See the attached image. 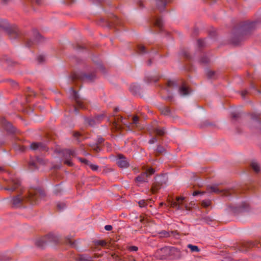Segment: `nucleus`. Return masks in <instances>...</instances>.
I'll return each instance as SVG.
<instances>
[{"mask_svg": "<svg viewBox=\"0 0 261 261\" xmlns=\"http://www.w3.org/2000/svg\"><path fill=\"white\" fill-rule=\"evenodd\" d=\"M169 256H173V258L178 259L181 257V253L179 249L175 247L170 248Z\"/></svg>", "mask_w": 261, "mask_h": 261, "instance_id": "nucleus-18", "label": "nucleus"}, {"mask_svg": "<svg viewBox=\"0 0 261 261\" xmlns=\"http://www.w3.org/2000/svg\"><path fill=\"white\" fill-rule=\"evenodd\" d=\"M167 86L169 87H172L174 86H177L176 83L175 81L169 80L167 83Z\"/></svg>", "mask_w": 261, "mask_h": 261, "instance_id": "nucleus-45", "label": "nucleus"}, {"mask_svg": "<svg viewBox=\"0 0 261 261\" xmlns=\"http://www.w3.org/2000/svg\"><path fill=\"white\" fill-rule=\"evenodd\" d=\"M240 116L239 113H232V118L234 119H237L240 118Z\"/></svg>", "mask_w": 261, "mask_h": 261, "instance_id": "nucleus-62", "label": "nucleus"}, {"mask_svg": "<svg viewBox=\"0 0 261 261\" xmlns=\"http://www.w3.org/2000/svg\"><path fill=\"white\" fill-rule=\"evenodd\" d=\"M90 146L96 152H99L101 150V147L97 145V143L90 144Z\"/></svg>", "mask_w": 261, "mask_h": 261, "instance_id": "nucleus-31", "label": "nucleus"}, {"mask_svg": "<svg viewBox=\"0 0 261 261\" xmlns=\"http://www.w3.org/2000/svg\"><path fill=\"white\" fill-rule=\"evenodd\" d=\"M103 142H104V139L101 137H100V138H98L96 143H97V145H99L102 144Z\"/></svg>", "mask_w": 261, "mask_h": 261, "instance_id": "nucleus-63", "label": "nucleus"}, {"mask_svg": "<svg viewBox=\"0 0 261 261\" xmlns=\"http://www.w3.org/2000/svg\"><path fill=\"white\" fill-rule=\"evenodd\" d=\"M96 76L94 72L89 73H85L81 71L75 72L72 73L71 79L73 81L80 80L82 81L93 82Z\"/></svg>", "mask_w": 261, "mask_h": 261, "instance_id": "nucleus-3", "label": "nucleus"}, {"mask_svg": "<svg viewBox=\"0 0 261 261\" xmlns=\"http://www.w3.org/2000/svg\"><path fill=\"white\" fill-rule=\"evenodd\" d=\"M37 60H38V62H39V63H42V62H44V56L42 55H39L37 57Z\"/></svg>", "mask_w": 261, "mask_h": 261, "instance_id": "nucleus-58", "label": "nucleus"}, {"mask_svg": "<svg viewBox=\"0 0 261 261\" xmlns=\"http://www.w3.org/2000/svg\"><path fill=\"white\" fill-rule=\"evenodd\" d=\"M65 153L69 155V156H74L75 155V152L73 150H66L65 151Z\"/></svg>", "mask_w": 261, "mask_h": 261, "instance_id": "nucleus-54", "label": "nucleus"}, {"mask_svg": "<svg viewBox=\"0 0 261 261\" xmlns=\"http://www.w3.org/2000/svg\"><path fill=\"white\" fill-rule=\"evenodd\" d=\"M154 26L157 27L160 31H163V22L161 18H156L154 22Z\"/></svg>", "mask_w": 261, "mask_h": 261, "instance_id": "nucleus-25", "label": "nucleus"}, {"mask_svg": "<svg viewBox=\"0 0 261 261\" xmlns=\"http://www.w3.org/2000/svg\"><path fill=\"white\" fill-rule=\"evenodd\" d=\"M159 234H161V237H169L170 236V231H167L166 230H162L159 232Z\"/></svg>", "mask_w": 261, "mask_h": 261, "instance_id": "nucleus-39", "label": "nucleus"}, {"mask_svg": "<svg viewBox=\"0 0 261 261\" xmlns=\"http://www.w3.org/2000/svg\"><path fill=\"white\" fill-rule=\"evenodd\" d=\"M128 250L130 251H137L138 250V248L136 246H131L129 247Z\"/></svg>", "mask_w": 261, "mask_h": 261, "instance_id": "nucleus-57", "label": "nucleus"}, {"mask_svg": "<svg viewBox=\"0 0 261 261\" xmlns=\"http://www.w3.org/2000/svg\"><path fill=\"white\" fill-rule=\"evenodd\" d=\"M39 142H33L30 145V149L33 150H39Z\"/></svg>", "mask_w": 261, "mask_h": 261, "instance_id": "nucleus-35", "label": "nucleus"}, {"mask_svg": "<svg viewBox=\"0 0 261 261\" xmlns=\"http://www.w3.org/2000/svg\"><path fill=\"white\" fill-rule=\"evenodd\" d=\"M112 17L109 18L108 20H106L105 19H101L100 21L106 23V26L109 28H111L113 25L119 24V18L115 15L112 14Z\"/></svg>", "mask_w": 261, "mask_h": 261, "instance_id": "nucleus-11", "label": "nucleus"}, {"mask_svg": "<svg viewBox=\"0 0 261 261\" xmlns=\"http://www.w3.org/2000/svg\"><path fill=\"white\" fill-rule=\"evenodd\" d=\"M85 123L88 124L89 126H94L97 123L94 118H85Z\"/></svg>", "mask_w": 261, "mask_h": 261, "instance_id": "nucleus-27", "label": "nucleus"}, {"mask_svg": "<svg viewBox=\"0 0 261 261\" xmlns=\"http://www.w3.org/2000/svg\"><path fill=\"white\" fill-rule=\"evenodd\" d=\"M73 48L76 50H83L85 48V46L77 44L76 45H72Z\"/></svg>", "mask_w": 261, "mask_h": 261, "instance_id": "nucleus-41", "label": "nucleus"}, {"mask_svg": "<svg viewBox=\"0 0 261 261\" xmlns=\"http://www.w3.org/2000/svg\"><path fill=\"white\" fill-rule=\"evenodd\" d=\"M44 196V191L40 189H31L29 191L28 196L22 197L20 195L14 196L11 201V203L12 206L15 208L23 206L25 203L35 205L38 203L41 198Z\"/></svg>", "mask_w": 261, "mask_h": 261, "instance_id": "nucleus-1", "label": "nucleus"}, {"mask_svg": "<svg viewBox=\"0 0 261 261\" xmlns=\"http://www.w3.org/2000/svg\"><path fill=\"white\" fill-rule=\"evenodd\" d=\"M34 41L36 44H37L44 41V38L37 31H33Z\"/></svg>", "mask_w": 261, "mask_h": 261, "instance_id": "nucleus-20", "label": "nucleus"}, {"mask_svg": "<svg viewBox=\"0 0 261 261\" xmlns=\"http://www.w3.org/2000/svg\"><path fill=\"white\" fill-rule=\"evenodd\" d=\"M130 90L134 95H138L139 96H143V91L140 86L137 84H132L130 86Z\"/></svg>", "mask_w": 261, "mask_h": 261, "instance_id": "nucleus-16", "label": "nucleus"}, {"mask_svg": "<svg viewBox=\"0 0 261 261\" xmlns=\"http://www.w3.org/2000/svg\"><path fill=\"white\" fill-rule=\"evenodd\" d=\"M156 142H157V139L156 137H152L149 141V143L151 144H154Z\"/></svg>", "mask_w": 261, "mask_h": 261, "instance_id": "nucleus-64", "label": "nucleus"}, {"mask_svg": "<svg viewBox=\"0 0 261 261\" xmlns=\"http://www.w3.org/2000/svg\"><path fill=\"white\" fill-rule=\"evenodd\" d=\"M211 204V201L209 200H203L201 202V205L204 207H207L210 206Z\"/></svg>", "mask_w": 261, "mask_h": 261, "instance_id": "nucleus-42", "label": "nucleus"}, {"mask_svg": "<svg viewBox=\"0 0 261 261\" xmlns=\"http://www.w3.org/2000/svg\"><path fill=\"white\" fill-rule=\"evenodd\" d=\"M138 51L139 54H144L147 53L145 46L142 45H138Z\"/></svg>", "mask_w": 261, "mask_h": 261, "instance_id": "nucleus-29", "label": "nucleus"}, {"mask_svg": "<svg viewBox=\"0 0 261 261\" xmlns=\"http://www.w3.org/2000/svg\"><path fill=\"white\" fill-rule=\"evenodd\" d=\"M89 167L93 171H97L98 169V166L97 165L91 164V163L89 165Z\"/></svg>", "mask_w": 261, "mask_h": 261, "instance_id": "nucleus-51", "label": "nucleus"}, {"mask_svg": "<svg viewBox=\"0 0 261 261\" xmlns=\"http://www.w3.org/2000/svg\"><path fill=\"white\" fill-rule=\"evenodd\" d=\"M139 206L141 207L145 206L146 205L145 200H141L138 202Z\"/></svg>", "mask_w": 261, "mask_h": 261, "instance_id": "nucleus-56", "label": "nucleus"}, {"mask_svg": "<svg viewBox=\"0 0 261 261\" xmlns=\"http://www.w3.org/2000/svg\"><path fill=\"white\" fill-rule=\"evenodd\" d=\"M256 22L244 23L235 28L232 31L231 37L232 43L235 45L246 39L253 30Z\"/></svg>", "mask_w": 261, "mask_h": 261, "instance_id": "nucleus-2", "label": "nucleus"}, {"mask_svg": "<svg viewBox=\"0 0 261 261\" xmlns=\"http://www.w3.org/2000/svg\"><path fill=\"white\" fill-rule=\"evenodd\" d=\"M10 39H16L20 36L18 28L16 26H11L5 31Z\"/></svg>", "mask_w": 261, "mask_h": 261, "instance_id": "nucleus-7", "label": "nucleus"}, {"mask_svg": "<svg viewBox=\"0 0 261 261\" xmlns=\"http://www.w3.org/2000/svg\"><path fill=\"white\" fill-rule=\"evenodd\" d=\"M39 150L41 151H47L48 148L46 144L42 142H39Z\"/></svg>", "mask_w": 261, "mask_h": 261, "instance_id": "nucleus-34", "label": "nucleus"}, {"mask_svg": "<svg viewBox=\"0 0 261 261\" xmlns=\"http://www.w3.org/2000/svg\"><path fill=\"white\" fill-rule=\"evenodd\" d=\"M64 164L67 165L68 166L72 167L73 165L72 162L69 160H66L64 161Z\"/></svg>", "mask_w": 261, "mask_h": 261, "instance_id": "nucleus-60", "label": "nucleus"}, {"mask_svg": "<svg viewBox=\"0 0 261 261\" xmlns=\"http://www.w3.org/2000/svg\"><path fill=\"white\" fill-rule=\"evenodd\" d=\"M20 186V182L18 179L12 180V186L11 187H5L3 188L5 190L11 192L15 191Z\"/></svg>", "mask_w": 261, "mask_h": 261, "instance_id": "nucleus-17", "label": "nucleus"}, {"mask_svg": "<svg viewBox=\"0 0 261 261\" xmlns=\"http://www.w3.org/2000/svg\"><path fill=\"white\" fill-rule=\"evenodd\" d=\"M185 199V197H177L176 198V201L174 200H169V204L170 207H176L177 210L181 209V202Z\"/></svg>", "mask_w": 261, "mask_h": 261, "instance_id": "nucleus-14", "label": "nucleus"}, {"mask_svg": "<svg viewBox=\"0 0 261 261\" xmlns=\"http://www.w3.org/2000/svg\"><path fill=\"white\" fill-rule=\"evenodd\" d=\"M59 240V239L57 236L52 233H49L37 239L35 242V244L38 247L44 248L48 242H53L57 243L58 242Z\"/></svg>", "mask_w": 261, "mask_h": 261, "instance_id": "nucleus-4", "label": "nucleus"}, {"mask_svg": "<svg viewBox=\"0 0 261 261\" xmlns=\"http://www.w3.org/2000/svg\"><path fill=\"white\" fill-rule=\"evenodd\" d=\"M170 253V248L166 246L159 249L155 254L156 257L159 259H166L167 256H169Z\"/></svg>", "mask_w": 261, "mask_h": 261, "instance_id": "nucleus-8", "label": "nucleus"}, {"mask_svg": "<svg viewBox=\"0 0 261 261\" xmlns=\"http://www.w3.org/2000/svg\"><path fill=\"white\" fill-rule=\"evenodd\" d=\"M139 117L137 116H135L133 117V122L132 123L135 124L136 127H138V122H139Z\"/></svg>", "mask_w": 261, "mask_h": 261, "instance_id": "nucleus-47", "label": "nucleus"}, {"mask_svg": "<svg viewBox=\"0 0 261 261\" xmlns=\"http://www.w3.org/2000/svg\"><path fill=\"white\" fill-rule=\"evenodd\" d=\"M188 248H190L191 252H198L200 251V249L197 246L193 245L192 244H188L187 246Z\"/></svg>", "mask_w": 261, "mask_h": 261, "instance_id": "nucleus-32", "label": "nucleus"}, {"mask_svg": "<svg viewBox=\"0 0 261 261\" xmlns=\"http://www.w3.org/2000/svg\"><path fill=\"white\" fill-rule=\"evenodd\" d=\"M66 206V205L64 203H59L57 204V208L59 210L63 209Z\"/></svg>", "mask_w": 261, "mask_h": 261, "instance_id": "nucleus-55", "label": "nucleus"}, {"mask_svg": "<svg viewBox=\"0 0 261 261\" xmlns=\"http://www.w3.org/2000/svg\"><path fill=\"white\" fill-rule=\"evenodd\" d=\"M179 92L181 96H186L189 94V88L185 85H183L179 89Z\"/></svg>", "mask_w": 261, "mask_h": 261, "instance_id": "nucleus-23", "label": "nucleus"}, {"mask_svg": "<svg viewBox=\"0 0 261 261\" xmlns=\"http://www.w3.org/2000/svg\"><path fill=\"white\" fill-rule=\"evenodd\" d=\"M204 40L202 39H199L197 40V44L199 47H203L205 46Z\"/></svg>", "mask_w": 261, "mask_h": 261, "instance_id": "nucleus-44", "label": "nucleus"}, {"mask_svg": "<svg viewBox=\"0 0 261 261\" xmlns=\"http://www.w3.org/2000/svg\"><path fill=\"white\" fill-rule=\"evenodd\" d=\"M165 128L163 127L162 129H159L158 128H155L153 130L154 132L156 133V134L160 136H163L165 132Z\"/></svg>", "mask_w": 261, "mask_h": 261, "instance_id": "nucleus-30", "label": "nucleus"}, {"mask_svg": "<svg viewBox=\"0 0 261 261\" xmlns=\"http://www.w3.org/2000/svg\"><path fill=\"white\" fill-rule=\"evenodd\" d=\"M208 189L211 190V192H214L217 194H219L221 192H223V194L225 196H229L233 194V193L234 192L232 190H224L223 191L220 190L218 188H217L216 186H211L208 188Z\"/></svg>", "mask_w": 261, "mask_h": 261, "instance_id": "nucleus-13", "label": "nucleus"}, {"mask_svg": "<svg viewBox=\"0 0 261 261\" xmlns=\"http://www.w3.org/2000/svg\"><path fill=\"white\" fill-rule=\"evenodd\" d=\"M9 27H10V25L6 20H4L0 18L1 29L6 31Z\"/></svg>", "mask_w": 261, "mask_h": 261, "instance_id": "nucleus-22", "label": "nucleus"}, {"mask_svg": "<svg viewBox=\"0 0 261 261\" xmlns=\"http://www.w3.org/2000/svg\"><path fill=\"white\" fill-rule=\"evenodd\" d=\"M250 165L252 169L256 173H258L260 171V167L256 162H251Z\"/></svg>", "mask_w": 261, "mask_h": 261, "instance_id": "nucleus-28", "label": "nucleus"}, {"mask_svg": "<svg viewBox=\"0 0 261 261\" xmlns=\"http://www.w3.org/2000/svg\"><path fill=\"white\" fill-rule=\"evenodd\" d=\"M155 181L152 184L151 191L153 194L156 193L161 188L163 184H165L166 180L165 177L163 176H159L154 178Z\"/></svg>", "mask_w": 261, "mask_h": 261, "instance_id": "nucleus-5", "label": "nucleus"}, {"mask_svg": "<svg viewBox=\"0 0 261 261\" xmlns=\"http://www.w3.org/2000/svg\"><path fill=\"white\" fill-rule=\"evenodd\" d=\"M117 164L120 168H127L129 164L125 156L121 153L117 155Z\"/></svg>", "mask_w": 261, "mask_h": 261, "instance_id": "nucleus-10", "label": "nucleus"}, {"mask_svg": "<svg viewBox=\"0 0 261 261\" xmlns=\"http://www.w3.org/2000/svg\"><path fill=\"white\" fill-rule=\"evenodd\" d=\"M250 87L251 88L256 90L258 93L261 94V91L259 90L256 89V86L253 83H251L250 84Z\"/></svg>", "mask_w": 261, "mask_h": 261, "instance_id": "nucleus-61", "label": "nucleus"}, {"mask_svg": "<svg viewBox=\"0 0 261 261\" xmlns=\"http://www.w3.org/2000/svg\"><path fill=\"white\" fill-rule=\"evenodd\" d=\"M165 151V149L163 146H162L161 145H159V146H158L156 149L155 155L156 156L159 155L160 154H161V153L164 152Z\"/></svg>", "mask_w": 261, "mask_h": 261, "instance_id": "nucleus-33", "label": "nucleus"}, {"mask_svg": "<svg viewBox=\"0 0 261 261\" xmlns=\"http://www.w3.org/2000/svg\"><path fill=\"white\" fill-rule=\"evenodd\" d=\"M45 164L46 162L43 158L36 156L35 159H30L29 166L31 169L34 170L38 168V165H44Z\"/></svg>", "mask_w": 261, "mask_h": 261, "instance_id": "nucleus-6", "label": "nucleus"}, {"mask_svg": "<svg viewBox=\"0 0 261 261\" xmlns=\"http://www.w3.org/2000/svg\"><path fill=\"white\" fill-rule=\"evenodd\" d=\"M215 72L214 71L207 69L206 71V74L208 79H212L215 75Z\"/></svg>", "mask_w": 261, "mask_h": 261, "instance_id": "nucleus-38", "label": "nucleus"}, {"mask_svg": "<svg viewBox=\"0 0 261 261\" xmlns=\"http://www.w3.org/2000/svg\"><path fill=\"white\" fill-rule=\"evenodd\" d=\"M28 96H35L36 95V94L34 92V91L33 90H32L30 88H28Z\"/></svg>", "mask_w": 261, "mask_h": 261, "instance_id": "nucleus-49", "label": "nucleus"}, {"mask_svg": "<svg viewBox=\"0 0 261 261\" xmlns=\"http://www.w3.org/2000/svg\"><path fill=\"white\" fill-rule=\"evenodd\" d=\"M103 115H96L95 116L94 119L95 120L96 123H98L103 118Z\"/></svg>", "mask_w": 261, "mask_h": 261, "instance_id": "nucleus-46", "label": "nucleus"}, {"mask_svg": "<svg viewBox=\"0 0 261 261\" xmlns=\"http://www.w3.org/2000/svg\"><path fill=\"white\" fill-rule=\"evenodd\" d=\"M79 160H80V161L82 163H84L87 165H88L89 166L90 164V162L87 159H84V158H79Z\"/></svg>", "mask_w": 261, "mask_h": 261, "instance_id": "nucleus-48", "label": "nucleus"}, {"mask_svg": "<svg viewBox=\"0 0 261 261\" xmlns=\"http://www.w3.org/2000/svg\"><path fill=\"white\" fill-rule=\"evenodd\" d=\"M8 81L10 83L11 86L14 88L17 87L18 86V84L15 81L12 80H9Z\"/></svg>", "mask_w": 261, "mask_h": 261, "instance_id": "nucleus-50", "label": "nucleus"}, {"mask_svg": "<svg viewBox=\"0 0 261 261\" xmlns=\"http://www.w3.org/2000/svg\"><path fill=\"white\" fill-rule=\"evenodd\" d=\"M172 0H155L156 9L160 12L164 11L167 4L170 3Z\"/></svg>", "mask_w": 261, "mask_h": 261, "instance_id": "nucleus-12", "label": "nucleus"}, {"mask_svg": "<svg viewBox=\"0 0 261 261\" xmlns=\"http://www.w3.org/2000/svg\"><path fill=\"white\" fill-rule=\"evenodd\" d=\"M71 90L73 92V99L75 101L76 106L74 107V111L75 112L76 114H78V110L77 107H79L81 109H84V106L82 103V102L80 100V96L77 93V92L75 90H74L72 88H71Z\"/></svg>", "mask_w": 261, "mask_h": 261, "instance_id": "nucleus-9", "label": "nucleus"}, {"mask_svg": "<svg viewBox=\"0 0 261 261\" xmlns=\"http://www.w3.org/2000/svg\"><path fill=\"white\" fill-rule=\"evenodd\" d=\"M1 123L3 127L8 133H14L15 132V128L13 127L12 124L7 121L5 118H3Z\"/></svg>", "mask_w": 261, "mask_h": 261, "instance_id": "nucleus-15", "label": "nucleus"}, {"mask_svg": "<svg viewBox=\"0 0 261 261\" xmlns=\"http://www.w3.org/2000/svg\"><path fill=\"white\" fill-rule=\"evenodd\" d=\"M144 172L146 173L147 176L149 177L154 173L155 170L152 168H150Z\"/></svg>", "mask_w": 261, "mask_h": 261, "instance_id": "nucleus-43", "label": "nucleus"}, {"mask_svg": "<svg viewBox=\"0 0 261 261\" xmlns=\"http://www.w3.org/2000/svg\"><path fill=\"white\" fill-rule=\"evenodd\" d=\"M260 115V114H251V119L253 120H257L259 117Z\"/></svg>", "mask_w": 261, "mask_h": 261, "instance_id": "nucleus-53", "label": "nucleus"}, {"mask_svg": "<svg viewBox=\"0 0 261 261\" xmlns=\"http://www.w3.org/2000/svg\"><path fill=\"white\" fill-rule=\"evenodd\" d=\"M94 245L96 247L97 246H101L102 247H109V244L105 240H98V241H94L93 242Z\"/></svg>", "mask_w": 261, "mask_h": 261, "instance_id": "nucleus-24", "label": "nucleus"}, {"mask_svg": "<svg viewBox=\"0 0 261 261\" xmlns=\"http://www.w3.org/2000/svg\"><path fill=\"white\" fill-rule=\"evenodd\" d=\"M35 44H36V43H35V41H34V40H33L31 39H27V40H26L25 43V46L28 47H30Z\"/></svg>", "mask_w": 261, "mask_h": 261, "instance_id": "nucleus-36", "label": "nucleus"}, {"mask_svg": "<svg viewBox=\"0 0 261 261\" xmlns=\"http://www.w3.org/2000/svg\"><path fill=\"white\" fill-rule=\"evenodd\" d=\"M247 245L249 247H253V246L257 245V244H256V242H254L252 241H249V242H247Z\"/></svg>", "mask_w": 261, "mask_h": 261, "instance_id": "nucleus-59", "label": "nucleus"}, {"mask_svg": "<svg viewBox=\"0 0 261 261\" xmlns=\"http://www.w3.org/2000/svg\"><path fill=\"white\" fill-rule=\"evenodd\" d=\"M63 191V189L61 188L60 185H57L55 186V189L54 190V193L56 194H58L61 193Z\"/></svg>", "mask_w": 261, "mask_h": 261, "instance_id": "nucleus-40", "label": "nucleus"}, {"mask_svg": "<svg viewBox=\"0 0 261 261\" xmlns=\"http://www.w3.org/2000/svg\"><path fill=\"white\" fill-rule=\"evenodd\" d=\"M160 110L162 115L165 116H170L171 115V111L168 107H163L160 108Z\"/></svg>", "mask_w": 261, "mask_h": 261, "instance_id": "nucleus-26", "label": "nucleus"}, {"mask_svg": "<svg viewBox=\"0 0 261 261\" xmlns=\"http://www.w3.org/2000/svg\"><path fill=\"white\" fill-rule=\"evenodd\" d=\"M146 174L147 173L145 172L142 173L141 174H140L137 177H136V181L139 182H148V176Z\"/></svg>", "mask_w": 261, "mask_h": 261, "instance_id": "nucleus-21", "label": "nucleus"}, {"mask_svg": "<svg viewBox=\"0 0 261 261\" xmlns=\"http://www.w3.org/2000/svg\"><path fill=\"white\" fill-rule=\"evenodd\" d=\"M216 124L214 122H211L208 120H205L199 124V127L201 128H205L207 127H216Z\"/></svg>", "mask_w": 261, "mask_h": 261, "instance_id": "nucleus-19", "label": "nucleus"}, {"mask_svg": "<svg viewBox=\"0 0 261 261\" xmlns=\"http://www.w3.org/2000/svg\"><path fill=\"white\" fill-rule=\"evenodd\" d=\"M67 244L70 245L72 247H74L75 246L74 243L72 241L70 238H67L66 241Z\"/></svg>", "mask_w": 261, "mask_h": 261, "instance_id": "nucleus-52", "label": "nucleus"}, {"mask_svg": "<svg viewBox=\"0 0 261 261\" xmlns=\"http://www.w3.org/2000/svg\"><path fill=\"white\" fill-rule=\"evenodd\" d=\"M200 62L202 64H208L210 62V59L206 56H204L200 59Z\"/></svg>", "mask_w": 261, "mask_h": 261, "instance_id": "nucleus-37", "label": "nucleus"}]
</instances>
